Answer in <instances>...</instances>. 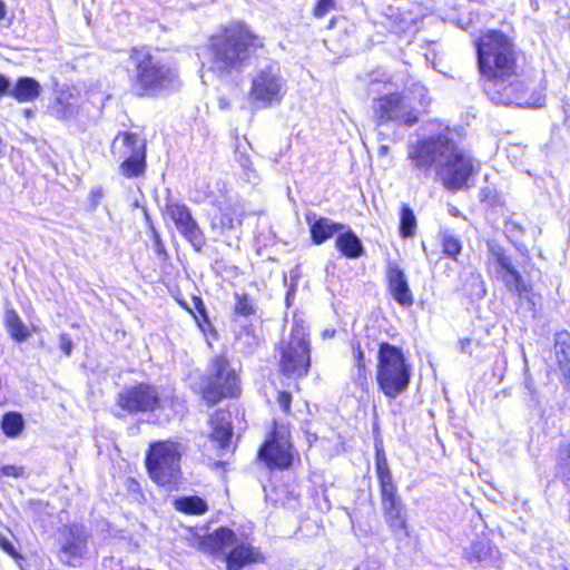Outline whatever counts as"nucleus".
I'll use <instances>...</instances> for the list:
<instances>
[{
	"instance_id": "obj_1",
	"label": "nucleus",
	"mask_w": 570,
	"mask_h": 570,
	"mask_svg": "<svg viewBox=\"0 0 570 570\" xmlns=\"http://www.w3.org/2000/svg\"><path fill=\"white\" fill-rule=\"evenodd\" d=\"M478 63L485 78L484 90L495 104L534 106L525 97V87L514 75V52L502 32L488 31L476 43Z\"/></svg>"
},
{
	"instance_id": "obj_2",
	"label": "nucleus",
	"mask_w": 570,
	"mask_h": 570,
	"mask_svg": "<svg viewBox=\"0 0 570 570\" xmlns=\"http://www.w3.org/2000/svg\"><path fill=\"white\" fill-rule=\"evenodd\" d=\"M409 159L424 178L434 170L443 187L451 191L465 187L474 171L473 159L456 147L448 131L410 146Z\"/></svg>"
},
{
	"instance_id": "obj_3",
	"label": "nucleus",
	"mask_w": 570,
	"mask_h": 570,
	"mask_svg": "<svg viewBox=\"0 0 570 570\" xmlns=\"http://www.w3.org/2000/svg\"><path fill=\"white\" fill-rule=\"evenodd\" d=\"M263 47V40L240 21L229 22L213 33L207 41L209 69L218 76L239 71L250 56Z\"/></svg>"
},
{
	"instance_id": "obj_4",
	"label": "nucleus",
	"mask_w": 570,
	"mask_h": 570,
	"mask_svg": "<svg viewBox=\"0 0 570 570\" xmlns=\"http://www.w3.org/2000/svg\"><path fill=\"white\" fill-rule=\"evenodd\" d=\"M131 90L135 95L157 96L180 86L177 69L168 61L151 53L147 47H135L125 61Z\"/></svg>"
},
{
	"instance_id": "obj_5",
	"label": "nucleus",
	"mask_w": 570,
	"mask_h": 570,
	"mask_svg": "<svg viewBox=\"0 0 570 570\" xmlns=\"http://www.w3.org/2000/svg\"><path fill=\"white\" fill-rule=\"evenodd\" d=\"M377 361L376 381L381 391L391 399L405 392L411 381L412 366L407 363L402 348L382 343Z\"/></svg>"
},
{
	"instance_id": "obj_6",
	"label": "nucleus",
	"mask_w": 570,
	"mask_h": 570,
	"mask_svg": "<svg viewBox=\"0 0 570 570\" xmlns=\"http://www.w3.org/2000/svg\"><path fill=\"white\" fill-rule=\"evenodd\" d=\"M181 455L183 448L177 442L167 440L150 443L145 460L149 478L160 487L169 490L176 488L181 479Z\"/></svg>"
},
{
	"instance_id": "obj_7",
	"label": "nucleus",
	"mask_w": 570,
	"mask_h": 570,
	"mask_svg": "<svg viewBox=\"0 0 570 570\" xmlns=\"http://www.w3.org/2000/svg\"><path fill=\"white\" fill-rule=\"evenodd\" d=\"M279 367L289 377L306 375L311 365V346L307 328L303 323H296L287 338L278 345Z\"/></svg>"
},
{
	"instance_id": "obj_8",
	"label": "nucleus",
	"mask_w": 570,
	"mask_h": 570,
	"mask_svg": "<svg viewBox=\"0 0 570 570\" xmlns=\"http://www.w3.org/2000/svg\"><path fill=\"white\" fill-rule=\"evenodd\" d=\"M208 376L203 380L200 391L203 397L212 404L223 397L234 396L239 391L237 372L223 355L215 356L208 368Z\"/></svg>"
},
{
	"instance_id": "obj_9",
	"label": "nucleus",
	"mask_w": 570,
	"mask_h": 570,
	"mask_svg": "<svg viewBox=\"0 0 570 570\" xmlns=\"http://www.w3.org/2000/svg\"><path fill=\"white\" fill-rule=\"evenodd\" d=\"M285 94L286 80L278 63L271 62L258 67L252 75L249 98L255 104L269 107L281 102Z\"/></svg>"
},
{
	"instance_id": "obj_10",
	"label": "nucleus",
	"mask_w": 570,
	"mask_h": 570,
	"mask_svg": "<svg viewBox=\"0 0 570 570\" xmlns=\"http://www.w3.org/2000/svg\"><path fill=\"white\" fill-rule=\"evenodd\" d=\"M373 119L377 126L389 122L413 126L419 121V111L413 99L403 94H390L373 101Z\"/></svg>"
},
{
	"instance_id": "obj_11",
	"label": "nucleus",
	"mask_w": 570,
	"mask_h": 570,
	"mask_svg": "<svg viewBox=\"0 0 570 570\" xmlns=\"http://www.w3.org/2000/svg\"><path fill=\"white\" fill-rule=\"evenodd\" d=\"M118 405L130 413L149 412L171 406L173 397L154 385L139 383L119 393Z\"/></svg>"
},
{
	"instance_id": "obj_12",
	"label": "nucleus",
	"mask_w": 570,
	"mask_h": 570,
	"mask_svg": "<svg viewBox=\"0 0 570 570\" xmlns=\"http://www.w3.org/2000/svg\"><path fill=\"white\" fill-rule=\"evenodd\" d=\"M111 151L114 155L124 158L119 167L124 176L128 178L137 177L144 171L145 144L136 134L127 131L118 134L112 141Z\"/></svg>"
},
{
	"instance_id": "obj_13",
	"label": "nucleus",
	"mask_w": 570,
	"mask_h": 570,
	"mask_svg": "<svg viewBox=\"0 0 570 570\" xmlns=\"http://www.w3.org/2000/svg\"><path fill=\"white\" fill-rule=\"evenodd\" d=\"M258 455L268 468H288L293 460L288 428L284 424H275L273 432L261 446Z\"/></svg>"
},
{
	"instance_id": "obj_14",
	"label": "nucleus",
	"mask_w": 570,
	"mask_h": 570,
	"mask_svg": "<svg viewBox=\"0 0 570 570\" xmlns=\"http://www.w3.org/2000/svg\"><path fill=\"white\" fill-rule=\"evenodd\" d=\"M490 252L495 263L497 277L505 285L508 291L519 298H524L534 304L531 285L523 279L505 252L498 246L491 247Z\"/></svg>"
},
{
	"instance_id": "obj_15",
	"label": "nucleus",
	"mask_w": 570,
	"mask_h": 570,
	"mask_svg": "<svg viewBox=\"0 0 570 570\" xmlns=\"http://www.w3.org/2000/svg\"><path fill=\"white\" fill-rule=\"evenodd\" d=\"M166 215L196 250H200L204 247V233L185 204L173 199L168 200L166 204Z\"/></svg>"
},
{
	"instance_id": "obj_16",
	"label": "nucleus",
	"mask_w": 570,
	"mask_h": 570,
	"mask_svg": "<svg viewBox=\"0 0 570 570\" xmlns=\"http://www.w3.org/2000/svg\"><path fill=\"white\" fill-rule=\"evenodd\" d=\"M87 532L83 527L72 524L59 532V559L69 564L77 566L87 552Z\"/></svg>"
},
{
	"instance_id": "obj_17",
	"label": "nucleus",
	"mask_w": 570,
	"mask_h": 570,
	"mask_svg": "<svg viewBox=\"0 0 570 570\" xmlns=\"http://www.w3.org/2000/svg\"><path fill=\"white\" fill-rule=\"evenodd\" d=\"M208 198L209 203L220 213L219 223L217 224L214 219L212 222V227L214 229L219 228L220 230L234 228L235 220L242 217L245 213L239 198L227 190L225 184L223 185V188H219L218 195L210 194Z\"/></svg>"
},
{
	"instance_id": "obj_18",
	"label": "nucleus",
	"mask_w": 570,
	"mask_h": 570,
	"mask_svg": "<svg viewBox=\"0 0 570 570\" xmlns=\"http://www.w3.org/2000/svg\"><path fill=\"white\" fill-rule=\"evenodd\" d=\"M386 278L391 296L401 306L410 307L414 298L404 271L394 262L387 263Z\"/></svg>"
},
{
	"instance_id": "obj_19",
	"label": "nucleus",
	"mask_w": 570,
	"mask_h": 570,
	"mask_svg": "<svg viewBox=\"0 0 570 570\" xmlns=\"http://www.w3.org/2000/svg\"><path fill=\"white\" fill-rule=\"evenodd\" d=\"M234 543L235 533L226 528H220L206 537L196 539V544L200 551L213 556H223L224 559Z\"/></svg>"
},
{
	"instance_id": "obj_20",
	"label": "nucleus",
	"mask_w": 570,
	"mask_h": 570,
	"mask_svg": "<svg viewBox=\"0 0 570 570\" xmlns=\"http://www.w3.org/2000/svg\"><path fill=\"white\" fill-rule=\"evenodd\" d=\"M465 559L469 563L480 567H500V552L488 540L473 542L465 550Z\"/></svg>"
},
{
	"instance_id": "obj_21",
	"label": "nucleus",
	"mask_w": 570,
	"mask_h": 570,
	"mask_svg": "<svg viewBox=\"0 0 570 570\" xmlns=\"http://www.w3.org/2000/svg\"><path fill=\"white\" fill-rule=\"evenodd\" d=\"M311 238L315 245H321L332 238L336 233L345 229V226L326 217H317L315 214L306 215Z\"/></svg>"
},
{
	"instance_id": "obj_22",
	"label": "nucleus",
	"mask_w": 570,
	"mask_h": 570,
	"mask_svg": "<svg viewBox=\"0 0 570 570\" xmlns=\"http://www.w3.org/2000/svg\"><path fill=\"white\" fill-rule=\"evenodd\" d=\"M259 558L258 550L247 542L238 541L235 537V543L226 554L225 562L227 570H240L244 566L258 561Z\"/></svg>"
},
{
	"instance_id": "obj_23",
	"label": "nucleus",
	"mask_w": 570,
	"mask_h": 570,
	"mask_svg": "<svg viewBox=\"0 0 570 570\" xmlns=\"http://www.w3.org/2000/svg\"><path fill=\"white\" fill-rule=\"evenodd\" d=\"M212 424V442L216 443V446L220 450L229 448L233 428L230 423V414L227 411H217L210 417Z\"/></svg>"
},
{
	"instance_id": "obj_24",
	"label": "nucleus",
	"mask_w": 570,
	"mask_h": 570,
	"mask_svg": "<svg viewBox=\"0 0 570 570\" xmlns=\"http://www.w3.org/2000/svg\"><path fill=\"white\" fill-rule=\"evenodd\" d=\"M40 83L30 77L19 78L13 88L9 90V95L19 102L33 101L40 96Z\"/></svg>"
},
{
	"instance_id": "obj_25",
	"label": "nucleus",
	"mask_w": 570,
	"mask_h": 570,
	"mask_svg": "<svg viewBox=\"0 0 570 570\" xmlns=\"http://www.w3.org/2000/svg\"><path fill=\"white\" fill-rule=\"evenodd\" d=\"M335 246L347 258H357L364 250L361 239L351 229L338 234Z\"/></svg>"
},
{
	"instance_id": "obj_26",
	"label": "nucleus",
	"mask_w": 570,
	"mask_h": 570,
	"mask_svg": "<svg viewBox=\"0 0 570 570\" xmlns=\"http://www.w3.org/2000/svg\"><path fill=\"white\" fill-rule=\"evenodd\" d=\"M78 111L77 99L69 92H60L50 107V112L60 119L73 117Z\"/></svg>"
},
{
	"instance_id": "obj_27",
	"label": "nucleus",
	"mask_w": 570,
	"mask_h": 570,
	"mask_svg": "<svg viewBox=\"0 0 570 570\" xmlns=\"http://www.w3.org/2000/svg\"><path fill=\"white\" fill-rule=\"evenodd\" d=\"M4 322L7 330L13 340L17 342H24L28 340L30 333L14 309H6Z\"/></svg>"
},
{
	"instance_id": "obj_28",
	"label": "nucleus",
	"mask_w": 570,
	"mask_h": 570,
	"mask_svg": "<svg viewBox=\"0 0 570 570\" xmlns=\"http://www.w3.org/2000/svg\"><path fill=\"white\" fill-rule=\"evenodd\" d=\"M556 354L563 375L570 382V336L567 333L558 335Z\"/></svg>"
},
{
	"instance_id": "obj_29",
	"label": "nucleus",
	"mask_w": 570,
	"mask_h": 570,
	"mask_svg": "<svg viewBox=\"0 0 570 570\" xmlns=\"http://www.w3.org/2000/svg\"><path fill=\"white\" fill-rule=\"evenodd\" d=\"M385 522L394 534L407 535V515L405 505L401 509H393L383 512Z\"/></svg>"
},
{
	"instance_id": "obj_30",
	"label": "nucleus",
	"mask_w": 570,
	"mask_h": 570,
	"mask_svg": "<svg viewBox=\"0 0 570 570\" xmlns=\"http://www.w3.org/2000/svg\"><path fill=\"white\" fill-rule=\"evenodd\" d=\"M380 492H381V505L382 511H389L393 509H401V507H404L400 495L397 494V488L393 483L387 484H381L380 485Z\"/></svg>"
},
{
	"instance_id": "obj_31",
	"label": "nucleus",
	"mask_w": 570,
	"mask_h": 570,
	"mask_svg": "<svg viewBox=\"0 0 570 570\" xmlns=\"http://www.w3.org/2000/svg\"><path fill=\"white\" fill-rule=\"evenodd\" d=\"M175 509L188 514H204L207 510V503L199 497H184L175 500Z\"/></svg>"
},
{
	"instance_id": "obj_32",
	"label": "nucleus",
	"mask_w": 570,
	"mask_h": 570,
	"mask_svg": "<svg viewBox=\"0 0 570 570\" xmlns=\"http://www.w3.org/2000/svg\"><path fill=\"white\" fill-rule=\"evenodd\" d=\"M24 425L23 417L17 412H10L3 415L1 429L7 436L14 438L19 435Z\"/></svg>"
},
{
	"instance_id": "obj_33",
	"label": "nucleus",
	"mask_w": 570,
	"mask_h": 570,
	"mask_svg": "<svg viewBox=\"0 0 570 570\" xmlns=\"http://www.w3.org/2000/svg\"><path fill=\"white\" fill-rule=\"evenodd\" d=\"M441 240H442V253L445 256L456 261L458 256L461 254L462 247H463L461 239L449 232H443L441 234Z\"/></svg>"
},
{
	"instance_id": "obj_34",
	"label": "nucleus",
	"mask_w": 570,
	"mask_h": 570,
	"mask_svg": "<svg viewBox=\"0 0 570 570\" xmlns=\"http://www.w3.org/2000/svg\"><path fill=\"white\" fill-rule=\"evenodd\" d=\"M416 218L407 205H402L400 230L403 237H412L415 234Z\"/></svg>"
},
{
	"instance_id": "obj_35",
	"label": "nucleus",
	"mask_w": 570,
	"mask_h": 570,
	"mask_svg": "<svg viewBox=\"0 0 570 570\" xmlns=\"http://www.w3.org/2000/svg\"><path fill=\"white\" fill-rule=\"evenodd\" d=\"M353 353L355 358L353 377L358 385H364L366 383L367 376L365 370L364 353L358 343L353 345Z\"/></svg>"
},
{
	"instance_id": "obj_36",
	"label": "nucleus",
	"mask_w": 570,
	"mask_h": 570,
	"mask_svg": "<svg viewBox=\"0 0 570 570\" xmlns=\"http://www.w3.org/2000/svg\"><path fill=\"white\" fill-rule=\"evenodd\" d=\"M375 465H376V475H377L380 485L393 483L392 473L390 471V468L387 465V460H386L383 451H380V450L376 451Z\"/></svg>"
},
{
	"instance_id": "obj_37",
	"label": "nucleus",
	"mask_w": 570,
	"mask_h": 570,
	"mask_svg": "<svg viewBox=\"0 0 570 570\" xmlns=\"http://www.w3.org/2000/svg\"><path fill=\"white\" fill-rule=\"evenodd\" d=\"M559 471L563 478L570 480V443L560 449Z\"/></svg>"
},
{
	"instance_id": "obj_38",
	"label": "nucleus",
	"mask_w": 570,
	"mask_h": 570,
	"mask_svg": "<svg viewBox=\"0 0 570 570\" xmlns=\"http://www.w3.org/2000/svg\"><path fill=\"white\" fill-rule=\"evenodd\" d=\"M235 313L242 316H248L254 313L253 303L247 295L236 294Z\"/></svg>"
},
{
	"instance_id": "obj_39",
	"label": "nucleus",
	"mask_w": 570,
	"mask_h": 570,
	"mask_svg": "<svg viewBox=\"0 0 570 570\" xmlns=\"http://www.w3.org/2000/svg\"><path fill=\"white\" fill-rule=\"evenodd\" d=\"M335 9V0H318L314 8V14L317 18L324 17L331 10Z\"/></svg>"
},
{
	"instance_id": "obj_40",
	"label": "nucleus",
	"mask_w": 570,
	"mask_h": 570,
	"mask_svg": "<svg viewBox=\"0 0 570 570\" xmlns=\"http://www.w3.org/2000/svg\"><path fill=\"white\" fill-rule=\"evenodd\" d=\"M102 197H104V189L101 187H95L90 190L88 200H89L90 208L92 210H95L98 207Z\"/></svg>"
},
{
	"instance_id": "obj_41",
	"label": "nucleus",
	"mask_w": 570,
	"mask_h": 570,
	"mask_svg": "<svg viewBox=\"0 0 570 570\" xmlns=\"http://www.w3.org/2000/svg\"><path fill=\"white\" fill-rule=\"evenodd\" d=\"M277 402L284 412H289L292 396L288 392H281L278 395Z\"/></svg>"
},
{
	"instance_id": "obj_42",
	"label": "nucleus",
	"mask_w": 570,
	"mask_h": 570,
	"mask_svg": "<svg viewBox=\"0 0 570 570\" xmlns=\"http://www.w3.org/2000/svg\"><path fill=\"white\" fill-rule=\"evenodd\" d=\"M1 473L6 476H20L23 473V468L18 465H3Z\"/></svg>"
},
{
	"instance_id": "obj_43",
	"label": "nucleus",
	"mask_w": 570,
	"mask_h": 570,
	"mask_svg": "<svg viewBox=\"0 0 570 570\" xmlns=\"http://www.w3.org/2000/svg\"><path fill=\"white\" fill-rule=\"evenodd\" d=\"M59 347L66 355H70L72 351V341L67 334L60 335Z\"/></svg>"
},
{
	"instance_id": "obj_44",
	"label": "nucleus",
	"mask_w": 570,
	"mask_h": 570,
	"mask_svg": "<svg viewBox=\"0 0 570 570\" xmlns=\"http://www.w3.org/2000/svg\"><path fill=\"white\" fill-rule=\"evenodd\" d=\"M0 548L6 551L8 554L12 556V557H17V552L14 550V547L12 546V543L3 535L0 533Z\"/></svg>"
},
{
	"instance_id": "obj_45",
	"label": "nucleus",
	"mask_w": 570,
	"mask_h": 570,
	"mask_svg": "<svg viewBox=\"0 0 570 570\" xmlns=\"http://www.w3.org/2000/svg\"><path fill=\"white\" fill-rule=\"evenodd\" d=\"M9 87H10L9 79L7 77H4L3 75H0V96L6 94L7 91L9 92Z\"/></svg>"
},
{
	"instance_id": "obj_46",
	"label": "nucleus",
	"mask_w": 570,
	"mask_h": 570,
	"mask_svg": "<svg viewBox=\"0 0 570 570\" xmlns=\"http://www.w3.org/2000/svg\"><path fill=\"white\" fill-rule=\"evenodd\" d=\"M196 307H197V311L199 312V314L204 317V320L206 322H208V318H207V315H206V309H205V306L204 304L202 303L200 299L197 301L196 303Z\"/></svg>"
},
{
	"instance_id": "obj_47",
	"label": "nucleus",
	"mask_w": 570,
	"mask_h": 570,
	"mask_svg": "<svg viewBox=\"0 0 570 570\" xmlns=\"http://www.w3.org/2000/svg\"><path fill=\"white\" fill-rule=\"evenodd\" d=\"M155 246H156V250L158 253H163L164 252V245L160 240V237L157 233H155Z\"/></svg>"
},
{
	"instance_id": "obj_48",
	"label": "nucleus",
	"mask_w": 570,
	"mask_h": 570,
	"mask_svg": "<svg viewBox=\"0 0 570 570\" xmlns=\"http://www.w3.org/2000/svg\"><path fill=\"white\" fill-rule=\"evenodd\" d=\"M473 279L475 282H478L479 286H480V291H479L478 295H484L485 294V289L483 287V282L481 279V276L480 275H473Z\"/></svg>"
},
{
	"instance_id": "obj_49",
	"label": "nucleus",
	"mask_w": 570,
	"mask_h": 570,
	"mask_svg": "<svg viewBox=\"0 0 570 570\" xmlns=\"http://www.w3.org/2000/svg\"><path fill=\"white\" fill-rule=\"evenodd\" d=\"M389 153V146L385 144H381L379 147V155L380 156H386Z\"/></svg>"
},
{
	"instance_id": "obj_50",
	"label": "nucleus",
	"mask_w": 570,
	"mask_h": 570,
	"mask_svg": "<svg viewBox=\"0 0 570 570\" xmlns=\"http://www.w3.org/2000/svg\"><path fill=\"white\" fill-rule=\"evenodd\" d=\"M7 14V7L6 3L0 0V20H2Z\"/></svg>"
},
{
	"instance_id": "obj_51",
	"label": "nucleus",
	"mask_w": 570,
	"mask_h": 570,
	"mask_svg": "<svg viewBox=\"0 0 570 570\" xmlns=\"http://www.w3.org/2000/svg\"><path fill=\"white\" fill-rule=\"evenodd\" d=\"M219 108L226 109L228 107V101L225 98H219Z\"/></svg>"
},
{
	"instance_id": "obj_52",
	"label": "nucleus",
	"mask_w": 570,
	"mask_h": 570,
	"mask_svg": "<svg viewBox=\"0 0 570 570\" xmlns=\"http://www.w3.org/2000/svg\"><path fill=\"white\" fill-rule=\"evenodd\" d=\"M23 115L26 118H30L33 115L32 109L26 108L23 109Z\"/></svg>"
},
{
	"instance_id": "obj_53",
	"label": "nucleus",
	"mask_w": 570,
	"mask_h": 570,
	"mask_svg": "<svg viewBox=\"0 0 570 570\" xmlns=\"http://www.w3.org/2000/svg\"><path fill=\"white\" fill-rule=\"evenodd\" d=\"M334 333H335V331L330 332V331H327V330H326V331L324 332V335H325V336H333V335H334Z\"/></svg>"
},
{
	"instance_id": "obj_54",
	"label": "nucleus",
	"mask_w": 570,
	"mask_h": 570,
	"mask_svg": "<svg viewBox=\"0 0 570 570\" xmlns=\"http://www.w3.org/2000/svg\"><path fill=\"white\" fill-rule=\"evenodd\" d=\"M372 81H382L383 79H379V77H375L374 73L371 77Z\"/></svg>"
},
{
	"instance_id": "obj_55",
	"label": "nucleus",
	"mask_w": 570,
	"mask_h": 570,
	"mask_svg": "<svg viewBox=\"0 0 570 570\" xmlns=\"http://www.w3.org/2000/svg\"><path fill=\"white\" fill-rule=\"evenodd\" d=\"M419 89H420V92H421V94H420V95H421V97H423V91H425V88H424V87H420Z\"/></svg>"
}]
</instances>
